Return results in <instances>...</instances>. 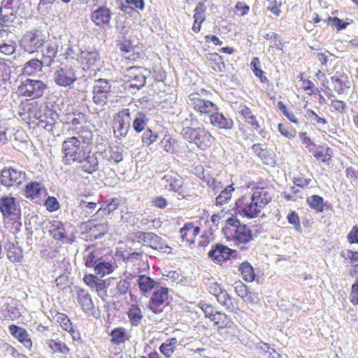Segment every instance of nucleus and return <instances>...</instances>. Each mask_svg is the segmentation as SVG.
<instances>
[{"label": "nucleus", "instance_id": "obj_1", "mask_svg": "<svg viewBox=\"0 0 358 358\" xmlns=\"http://www.w3.org/2000/svg\"><path fill=\"white\" fill-rule=\"evenodd\" d=\"M92 138L90 131L78 133L76 136L66 138L62 145L64 163L67 165L78 164L82 171L87 173L98 170V158L88 145Z\"/></svg>", "mask_w": 358, "mask_h": 358}, {"label": "nucleus", "instance_id": "obj_2", "mask_svg": "<svg viewBox=\"0 0 358 358\" xmlns=\"http://www.w3.org/2000/svg\"><path fill=\"white\" fill-rule=\"evenodd\" d=\"M272 196L270 188L257 187L252 195H244L236 201V210L248 218L256 217L271 201Z\"/></svg>", "mask_w": 358, "mask_h": 358}, {"label": "nucleus", "instance_id": "obj_3", "mask_svg": "<svg viewBox=\"0 0 358 358\" xmlns=\"http://www.w3.org/2000/svg\"><path fill=\"white\" fill-rule=\"evenodd\" d=\"M45 36L38 29L27 31L20 41V48L29 54L37 52L45 44Z\"/></svg>", "mask_w": 358, "mask_h": 358}, {"label": "nucleus", "instance_id": "obj_4", "mask_svg": "<svg viewBox=\"0 0 358 358\" xmlns=\"http://www.w3.org/2000/svg\"><path fill=\"white\" fill-rule=\"evenodd\" d=\"M208 289L210 293L216 297L220 304L231 312L235 313H238L239 310L238 301L231 296L228 292L222 288L221 285L213 282L209 284Z\"/></svg>", "mask_w": 358, "mask_h": 358}, {"label": "nucleus", "instance_id": "obj_5", "mask_svg": "<svg viewBox=\"0 0 358 358\" xmlns=\"http://www.w3.org/2000/svg\"><path fill=\"white\" fill-rule=\"evenodd\" d=\"M46 89L47 85L43 81L28 78L21 83L17 92L21 96L36 99L43 95Z\"/></svg>", "mask_w": 358, "mask_h": 358}, {"label": "nucleus", "instance_id": "obj_6", "mask_svg": "<svg viewBox=\"0 0 358 358\" xmlns=\"http://www.w3.org/2000/svg\"><path fill=\"white\" fill-rule=\"evenodd\" d=\"M0 212L3 219L14 220L21 215V208L17 199L11 195L0 197Z\"/></svg>", "mask_w": 358, "mask_h": 358}, {"label": "nucleus", "instance_id": "obj_7", "mask_svg": "<svg viewBox=\"0 0 358 358\" xmlns=\"http://www.w3.org/2000/svg\"><path fill=\"white\" fill-rule=\"evenodd\" d=\"M131 114L129 109L124 108L115 115L113 129L117 138L125 137L131 127Z\"/></svg>", "mask_w": 358, "mask_h": 358}, {"label": "nucleus", "instance_id": "obj_8", "mask_svg": "<svg viewBox=\"0 0 358 358\" xmlns=\"http://www.w3.org/2000/svg\"><path fill=\"white\" fill-rule=\"evenodd\" d=\"M40 113L41 115L38 116L36 124L38 127H41L48 131H52L59 119V115L57 112L49 107L48 104L44 103Z\"/></svg>", "mask_w": 358, "mask_h": 358}, {"label": "nucleus", "instance_id": "obj_9", "mask_svg": "<svg viewBox=\"0 0 358 358\" xmlns=\"http://www.w3.org/2000/svg\"><path fill=\"white\" fill-rule=\"evenodd\" d=\"M161 185L168 191H172L184 197L186 194L183 178L176 173L166 174L161 180Z\"/></svg>", "mask_w": 358, "mask_h": 358}, {"label": "nucleus", "instance_id": "obj_10", "mask_svg": "<svg viewBox=\"0 0 358 358\" xmlns=\"http://www.w3.org/2000/svg\"><path fill=\"white\" fill-rule=\"evenodd\" d=\"M0 178L1 184L4 186H18L25 180L26 174L17 169H4L1 171Z\"/></svg>", "mask_w": 358, "mask_h": 358}, {"label": "nucleus", "instance_id": "obj_11", "mask_svg": "<svg viewBox=\"0 0 358 358\" xmlns=\"http://www.w3.org/2000/svg\"><path fill=\"white\" fill-rule=\"evenodd\" d=\"M75 69L71 66H60L54 73V80L57 85L69 87L76 80Z\"/></svg>", "mask_w": 358, "mask_h": 358}, {"label": "nucleus", "instance_id": "obj_12", "mask_svg": "<svg viewBox=\"0 0 358 358\" xmlns=\"http://www.w3.org/2000/svg\"><path fill=\"white\" fill-rule=\"evenodd\" d=\"M188 104L200 114L208 115V116L217 106L212 101L201 99L199 94H191L189 96Z\"/></svg>", "mask_w": 358, "mask_h": 358}, {"label": "nucleus", "instance_id": "obj_13", "mask_svg": "<svg viewBox=\"0 0 358 358\" xmlns=\"http://www.w3.org/2000/svg\"><path fill=\"white\" fill-rule=\"evenodd\" d=\"M227 224L233 227L234 238L241 243H247L252 239L251 230L246 224H241L240 221L231 217L227 220Z\"/></svg>", "mask_w": 358, "mask_h": 358}, {"label": "nucleus", "instance_id": "obj_14", "mask_svg": "<svg viewBox=\"0 0 358 358\" xmlns=\"http://www.w3.org/2000/svg\"><path fill=\"white\" fill-rule=\"evenodd\" d=\"M146 70L142 67L131 66L127 69L125 76L129 78V87L137 90L143 87L145 84L146 76L144 73Z\"/></svg>", "mask_w": 358, "mask_h": 358}, {"label": "nucleus", "instance_id": "obj_15", "mask_svg": "<svg viewBox=\"0 0 358 358\" xmlns=\"http://www.w3.org/2000/svg\"><path fill=\"white\" fill-rule=\"evenodd\" d=\"M140 241H143L145 245L161 252H167V250L171 249L162 238L153 233H141L138 236V242Z\"/></svg>", "mask_w": 358, "mask_h": 358}, {"label": "nucleus", "instance_id": "obj_16", "mask_svg": "<svg viewBox=\"0 0 358 358\" xmlns=\"http://www.w3.org/2000/svg\"><path fill=\"white\" fill-rule=\"evenodd\" d=\"M169 289L166 287H160L154 291L149 303L150 309L155 313L162 311V306L168 300Z\"/></svg>", "mask_w": 358, "mask_h": 358}, {"label": "nucleus", "instance_id": "obj_17", "mask_svg": "<svg viewBox=\"0 0 358 358\" xmlns=\"http://www.w3.org/2000/svg\"><path fill=\"white\" fill-rule=\"evenodd\" d=\"M76 299L83 310L88 315H94L95 306L90 294L84 289L79 288L76 291Z\"/></svg>", "mask_w": 358, "mask_h": 358}, {"label": "nucleus", "instance_id": "obj_18", "mask_svg": "<svg viewBox=\"0 0 358 358\" xmlns=\"http://www.w3.org/2000/svg\"><path fill=\"white\" fill-rule=\"evenodd\" d=\"M211 321L214 322V325L218 329H227L232 335H234L237 331L236 325L231 317L220 311L215 313V315L212 317Z\"/></svg>", "mask_w": 358, "mask_h": 358}, {"label": "nucleus", "instance_id": "obj_19", "mask_svg": "<svg viewBox=\"0 0 358 358\" xmlns=\"http://www.w3.org/2000/svg\"><path fill=\"white\" fill-rule=\"evenodd\" d=\"M44 48L41 50L45 66L50 67L54 62L58 52L59 45L55 40L45 41Z\"/></svg>", "mask_w": 358, "mask_h": 358}, {"label": "nucleus", "instance_id": "obj_20", "mask_svg": "<svg viewBox=\"0 0 358 358\" xmlns=\"http://www.w3.org/2000/svg\"><path fill=\"white\" fill-rule=\"evenodd\" d=\"M44 104L39 103L38 101L24 102L22 103V112H20L21 116L27 115L29 120L35 123L37 117L41 115V111Z\"/></svg>", "mask_w": 358, "mask_h": 358}, {"label": "nucleus", "instance_id": "obj_21", "mask_svg": "<svg viewBox=\"0 0 358 358\" xmlns=\"http://www.w3.org/2000/svg\"><path fill=\"white\" fill-rule=\"evenodd\" d=\"M218 110V108L215 110L209 115L210 124L220 129H231L234 126L233 120L224 116Z\"/></svg>", "mask_w": 358, "mask_h": 358}, {"label": "nucleus", "instance_id": "obj_22", "mask_svg": "<svg viewBox=\"0 0 358 358\" xmlns=\"http://www.w3.org/2000/svg\"><path fill=\"white\" fill-rule=\"evenodd\" d=\"M111 15L109 8L101 6L92 13L91 20L96 26L103 27L110 23Z\"/></svg>", "mask_w": 358, "mask_h": 358}, {"label": "nucleus", "instance_id": "obj_23", "mask_svg": "<svg viewBox=\"0 0 358 358\" xmlns=\"http://www.w3.org/2000/svg\"><path fill=\"white\" fill-rule=\"evenodd\" d=\"M232 250L226 245L215 244L208 252V257L216 262H225L229 259Z\"/></svg>", "mask_w": 358, "mask_h": 358}, {"label": "nucleus", "instance_id": "obj_24", "mask_svg": "<svg viewBox=\"0 0 358 358\" xmlns=\"http://www.w3.org/2000/svg\"><path fill=\"white\" fill-rule=\"evenodd\" d=\"M85 264L88 268H94L103 259L101 250L94 246L86 248L83 253Z\"/></svg>", "mask_w": 358, "mask_h": 358}, {"label": "nucleus", "instance_id": "obj_25", "mask_svg": "<svg viewBox=\"0 0 358 358\" xmlns=\"http://www.w3.org/2000/svg\"><path fill=\"white\" fill-rule=\"evenodd\" d=\"M9 331L10 334L22 343L24 347L31 349L32 347V341L29 337V334L26 329L22 327L11 324L9 326Z\"/></svg>", "mask_w": 358, "mask_h": 358}, {"label": "nucleus", "instance_id": "obj_26", "mask_svg": "<svg viewBox=\"0 0 358 358\" xmlns=\"http://www.w3.org/2000/svg\"><path fill=\"white\" fill-rule=\"evenodd\" d=\"M200 231L199 227L195 226L192 222H188L180 229V237L183 241L192 244L195 242V237L199 234Z\"/></svg>", "mask_w": 358, "mask_h": 358}, {"label": "nucleus", "instance_id": "obj_27", "mask_svg": "<svg viewBox=\"0 0 358 358\" xmlns=\"http://www.w3.org/2000/svg\"><path fill=\"white\" fill-rule=\"evenodd\" d=\"M84 282L91 288L94 289L98 295L104 299L106 296V283L104 280L98 278L94 275H88L84 278Z\"/></svg>", "mask_w": 358, "mask_h": 358}, {"label": "nucleus", "instance_id": "obj_28", "mask_svg": "<svg viewBox=\"0 0 358 358\" xmlns=\"http://www.w3.org/2000/svg\"><path fill=\"white\" fill-rule=\"evenodd\" d=\"M215 138L204 127H199L194 143L201 149L209 148Z\"/></svg>", "mask_w": 358, "mask_h": 358}, {"label": "nucleus", "instance_id": "obj_29", "mask_svg": "<svg viewBox=\"0 0 358 358\" xmlns=\"http://www.w3.org/2000/svg\"><path fill=\"white\" fill-rule=\"evenodd\" d=\"M16 10L1 6L0 8V27H13V23L16 20Z\"/></svg>", "mask_w": 358, "mask_h": 358}, {"label": "nucleus", "instance_id": "obj_30", "mask_svg": "<svg viewBox=\"0 0 358 358\" xmlns=\"http://www.w3.org/2000/svg\"><path fill=\"white\" fill-rule=\"evenodd\" d=\"M45 189L43 185L38 182H30L26 185L25 196L27 198L34 200L45 195Z\"/></svg>", "mask_w": 358, "mask_h": 358}, {"label": "nucleus", "instance_id": "obj_31", "mask_svg": "<svg viewBox=\"0 0 358 358\" xmlns=\"http://www.w3.org/2000/svg\"><path fill=\"white\" fill-rule=\"evenodd\" d=\"M120 205V199L118 198H112L105 201L101 207L98 209L94 216L103 217L114 212Z\"/></svg>", "mask_w": 358, "mask_h": 358}, {"label": "nucleus", "instance_id": "obj_32", "mask_svg": "<svg viewBox=\"0 0 358 358\" xmlns=\"http://www.w3.org/2000/svg\"><path fill=\"white\" fill-rule=\"evenodd\" d=\"M43 66H45V63L43 59H31L24 64L23 73L27 76L37 75L42 72Z\"/></svg>", "mask_w": 358, "mask_h": 358}, {"label": "nucleus", "instance_id": "obj_33", "mask_svg": "<svg viewBox=\"0 0 358 358\" xmlns=\"http://www.w3.org/2000/svg\"><path fill=\"white\" fill-rule=\"evenodd\" d=\"M331 79L334 89L338 94H343L345 89L350 87V83L345 74L340 76L334 75Z\"/></svg>", "mask_w": 358, "mask_h": 358}, {"label": "nucleus", "instance_id": "obj_34", "mask_svg": "<svg viewBox=\"0 0 358 358\" xmlns=\"http://www.w3.org/2000/svg\"><path fill=\"white\" fill-rule=\"evenodd\" d=\"M180 342L176 338H169L159 346L160 352L166 358H171Z\"/></svg>", "mask_w": 358, "mask_h": 358}, {"label": "nucleus", "instance_id": "obj_35", "mask_svg": "<svg viewBox=\"0 0 358 358\" xmlns=\"http://www.w3.org/2000/svg\"><path fill=\"white\" fill-rule=\"evenodd\" d=\"M99 55L96 51H82L80 59L83 64H85L87 69L96 66L99 61Z\"/></svg>", "mask_w": 358, "mask_h": 358}, {"label": "nucleus", "instance_id": "obj_36", "mask_svg": "<svg viewBox=\"0 0 358 358\" xmlns=\"http://www.w3.org/2000/svg\"><path fill=\"white\" fill-rule=\"evenodd\" d=\"M109 335L111 337L110 342L115 345H120L129 339L127 329L123 327L113 329Z\"/></svg>", "mask_w": 358, "mask_h": 358}, {"label": "nucleus", "instance_id": "obj_37", "mask_svg": "<svg viewBox=\"0 0 358 358\" xmlns=\"http://www.w3.org/2000/svg\"><path fill=\"white\" fill-rule=\"evenodd\" d=\"M127 315L132 327L138 326L143 319L142 311L137 305H131L128 310Z\"/></svg>", "mask_w": 358, "mask_h": 358}, {"label": "nucleus", "instance_id": "obj_38", "mask_svg": "<svg viewBox=\"0 0 358 358\" xmlns=\"http://www.w3.org/2000/svg\"><path fill=\"white\" fill-rule=\"evenodd\" d=\"M122 152L123 148L120 146H113L110 147L108 151H105L104 157H107V159L110 162L119 163L122 161Z\"/></svg>", "mask_w": 358, "mask_h": 358}, {"label": "nucleus", "instance_id": "obj_39", "mask_svg": "<svg viewBox=\"0 0 358 358\" xmlns=\"http://www.w3.org/2000/svg\"><path fill=\"white\" fill-rule=\"evenodd\" d=\"M109 227L107 222L94 224L90 228V236L94 239L101 238L108 231Z\"/></svg>", "mask_w": 358, "mask_h": 358}, {"label": "nucleus", "instance_id": "obj_40", "mask_svg": "<svg viewBox=\"0 0 358 358\" xmlns=\"http://www.w3.org/2000/svg\"><path fill=\"white\" fill-rule=\"evenodd\" d=\"M243 279L246 282H252L255 280V273L252 266L248 262H243L238 268Z\"/></svg>", "mask_w": 358, "mask_h": 358}, {"label": "nucleus", "instance_id": "obj_41", "mask_svg": "<svg viewBox=\"0 0 358 358\" xmlns=\"http://www.w3.org/2000/svg\"><path fill=\"white\" fill-rule=\"evenodd\" d=\"M234 191L233 185L227 186L221 191L220 194L216 197L215 202L217 206H222L228 203L231 198L232 192Z\"/></svg>", "mask_w": 358, "mask_h": 358}, {"label": "nucleus", "instance_id": "obj_42", "mask_svg": "<svg viewBox=\"0 0 358 358\" xmlns=\"http://www.w3.org/2000/svg\"><path fill=\"white\" fill-rule=\"evenodd\" d=\"M110 89L111 85L108 80L99 79L94 82L93 93L108 94L110 92Z\"/></svg>", "mask_w": 358, "mask_h": 358}, {"label": "nucleus", "instance_id": "obj_43", "mask_svg": "<svg viewBox=\"0 0 358 358\" xmlns=\"http://www.w3.org/2000/svg\"><path fill=\"white\" fill-rule=\"evenodd\" d=\"M94 269L96 274L100 275L102 277L111 273L114 270V266L110 263L102 259Z\"/></svg>", "mask_w": 358, "mask_h": 358}, {"label": "nucleus", "instance_id": "obj_44", "mask_svg": "<svg viewBox=\"0 0 358 358\" xmlns=\"http://www.w3.org/2000/svg\"><path fill=\"white\" fill-rule=\"evenodd\" d=\"M138 284L142 292H148L155 287L156 282L149 276L141 275L138 280Z\"/></svg>", "mask_w": 358, "mask_h": 358}, {"label": "nucleus", "instance_id": "obj_45", "mask_svg": "<svg viewBox=\"0 0 358 358\" xmlns=\"http://www.w3.org/2000/svg\"><path fill=\"white\" fill-rule=\"evenodd\" d=\"M307 203L309 206L317 211L322 212L324 210V200L323 198L318 195H313L307 198Z\"/></svg>", "mask_w": 358, "mask_h": 358}, {"label": "nucleus", "instance_id": "obj_46", "mask_svg": "<svg viewBox=\"0 0 358 358\" xmlns=\"http://www.w3.org/2000/svg\"><path fill=\"white\" fill-rule=\"evenodd\" d=\"M148 122V118L146 115L143 113H138L133 122L134 129L138 133L143 131L145 129Z\"/></svg>", "mask_w": 358, "mask_h": 358}, {"label": "nucleus", "instance_id": "obj_47", "mask_svg": "<svg viewBox=\"0 0 358 358\" xmlns=\"http://www.w3.org/2000/svg\"><path fill=\"white\" fill-rule=\"evenodd\" d=\"M7 257L12 262H20L23 258V252L20 248L12 245L8 250Z\"/></svg>", "mask_w": 358, "mask_h": 358}, {"label": "nucleus", "instance_id": "obj_48", "mask_svg": "<svg viewBox=\"0 0 358 358\" xmlns=\"http://www.w3.org/2000/svg\"><path fill=\"white\" fill-rule=\"evenodd\" d=\"M241 113L244 117L245 121L254 127L255 129L257 130L259 128V124L256 120V117L252 114L251 110L248 107H243L241 110Z\"/></svg>", "mask_w": 358, "mask_h": 358}, {"label": "nucleus", "instance_id": "obj_49", "mask_svg": "<svg viewBox=\"0 0 358 358\" xmlns=\"http://www.w3.org/2000/svg\"><path fill=\"white\" fill-rule=\"evenodd\" d=\"M48 347L55 352H61L62 354H68L69 348L63 343L50 340L48 341Z\"/></svg>", "mask_w": 358, "mask_h": 358}, {"label": "nucleus", "instance_id": "obj_50", "mask_svg": "<svg viewBox=\"0 0 358 358\" xmlns=\"http://www.w3.org/2000/svg\"><path fill=\"white\" fill-rule=\"evenodd\" d=\"M329 148L319 146L313 152V155L317 159L326 162L331 158V155L329 153Z\"/></svg>", "mask_w": 358, "mask_h": 358}, {"label": "nucleus", "instance_id": "obj_51", "mask_svg": "<svg viewBox=\"0 0 358 358\" xmlns=\"http://www.w3.org/2000/svg\"><path fill=\"white\" fill-rule=\"evenodd\" d=\"M260 61L258 57H254L251 62V66L255 75L259 78L262 83L267 81V78L264 76V71L259 69Z\"/></svg>", "mask_w": 358, "mask_h": 358}, {"label": "nucleus", "instance_id": "obj_52", "mask_svg": "<svg viewBox=\"0 0 358 358\" xmlns=\"http://www.w3.org/2000/svg\"><path fill=\"white\" fill-rule=\"evenodd\" d=\"M55 227L53 229L50 230V235L55 240H63L66 237L63 224L62 222H57Z\"/></svg>", "mask_w": 358, "mask_h": 358}, {"label": "nucleus", "instance_id": "obj_53", "mask_svg": "<svg viewBox=\"0 0 358 358\" xmlns=\"http://www.w3.org/2000/svg\"><path fill=\"white\" fill-rule=\"evenodd\" d=\"M199 127L192 128L191 127H184L181 131V134L183 137L189 141V142H192L194 143V141L196 138V134L199 131Z\"/></svg>", "mask_w": 358, "mask_h": 358}, {"label": "nucleus", "instance_id": "obj_54", "mask_svg": "<svg viewBox=\"0 0 358 358\" xmlns=\"http://www.w3.org/2000/svg\"><path fill=\"white\" fill-rule=\"evenodd\" d=\"M206 11V7L203 2H199L196 5L194 12V20L196 22H199V23H202L205 20L204 13Z\"/></svg>", "mask_w": 358, "mask_h": 358}, {"label": "nucleus", "instance_id": "obj_55", "mask_svg": "<svg viewBox=\"0 0 358 358\" xmlns=\"http://www.w3.org/2000/svg\"><path fill=\"white\" fill-rule=\"evenodd\" d=\"M158 138L157 133L153 132L151 129H148L145 130L142 136V141L143 144L150 145L155 143Z\"/></svg>", "mask_w": 358, "mask_h": 358}, {"label": "nucleus", "instance_id": "obj_56", "mask_svg": "<svg viewBox=\"0 0 358 358\" xmlns=\"http://www.w3.org/2000/svg\"><path fill=\"white\" fill-rule=\"evenodd\" d=\"M306 116L310 120L315 122L319 126L322 127L327 123V121L324 118L318 116L310 109L306 110Z\"/></svg>", "mask_w": 358, "mask_h": 358}, {"label": "nucleus", "instance_id": "obj_57", "mask_svg": "<svg viewBox=\"0 0 358 358\" xmlns=\"http://www.w3.org/2000/svg\"><path fill=\"white\" fill-rule=\"evenodd\" d=\"M341 255L345 259H350L351 264H358V252L343 250L341 251Z\"/></svg>", "mask_w": 358, "mask_h": 358}, {"label": "nucleus", "instance_id": "obj_58", "mask_svg": "<svg viewBox=\"0 0 358 358\" xmlns=\"http://www.w3.org/2000/svg\"><path fill=\"white\" fill-rule=\"evenodd\" d=\"M278 108L279 110L283 113V115L292 122L293 123H297L298 120L296 118L295 115L292 113H289L285 105L283 103L282 101H278Z\"/></svg>", "mask_w": 358, "mask_h": 358}, {"label": "nucleus", "instance_id": "obj_59", "mask_svg": "<svg viewBox=\"0 0 358 358\" xmlns=\"http://www.w3.org/2000/svg\"><path fill=\"white\" fill-rule=\"evenodd\" d=\"M16 48L15 43H10L9 44H6L1 43L0 41V52L6 55H11L15 52Z\"/></svg>", "mask_w": 358, "mask_h": 358}, {"label": "nucleus", "instance_id": "obj_60", "mask_svg": "<svg viewBox=\"0 0 358 358\" xmlns=\"http://www.w3.org/2000/svg\"><path fill=\"white\" fill-rule=\"evenodd\" d=\"M13 33L9 29H1L0 30V41L3 43L9 44L10 43H15L13 40Z\"/></svg>", "mask_w": 358, "mask_h": 358}, {"label": "nucleus", "instance_id": "obj_61", "mask_svg": "<svg viewBox=\"0 0 358 358\" xmlns=\"http://www.w3.org/2000/svg\"><path fill=\"white\" fill-rule=\"evenodd\" d=\"M200 308L204 313L205 316L208 317L210 320H212V317L215 315V313L218 312L217 310H215L212 305L206 303H201Z\"/></svg>", "mask_w": 358, "mask_h": 358}, {"label": "nucleus", "instance_id": "obj_62", "mask_svg": "<svg viewBox=\"0 0 358 358\" xmlns=\"http://www.w3.org/2000/svg\"><path fill=\"white\" fill-rule=\"evenodd\" d=\"M234 290L238 294V296H240L242 299L244 298V296L247 294L248 292L246 285L241 281L235 282Z\"/></svg>", "mask_w": 358, "mask_h": 358}, {"label": "nucleus", "instance_id": "obj_63", "mask_svg": "<svg viewBox=\"0 0 358 358\" xmlns=\"http://www.w3.org/2000/svg\"><path fill=\"white\" fill-rule=\"evenodd\" d=\"M351 301L352 303L358 304V276L355 279V282L352 285V291L350 294Z\"/></svg>", "mask_w": 358, "mask_h": 358}, {"label": "nucleus", "instance_id": "obj_64", "mask_svg": "<svg viewBox=\"0 0 358 358\" xmlns=\"http://www.w3.org/2000/svg\"><path fill=\"white\" fill-rule=\"evenodd\" d=\"M348 241L350 243L354 244L357 243L358 244V227L357 225H355L351 231L349 232V234L347 236Z\"/></svg>", "mask_w": 358, "mask_h": 358}]
</instances>
